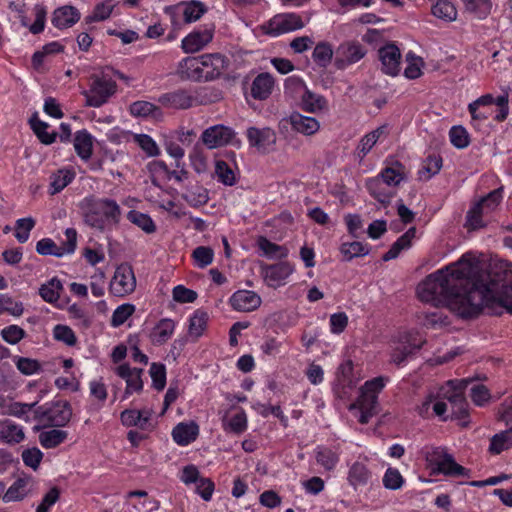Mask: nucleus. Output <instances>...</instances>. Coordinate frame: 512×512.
I'll return each instance as SVG.
<instances>
[{"label": "nucleus", "mask_w": 512, "mask_h": 512, "mask_svg": "<svg viewBox=\"0 0 512 512\" xmlns=\"http://www.w3.org/2000/svg\"><path fill=\"white\" fill-rule=\"evenodd\" d=\"M475 266L467 255L422 281L417 288L421 301L446 305L461 318L478 316L486 308L500 315L512 314V271L497 272L487 282L474 281Z\"/></svg>", "instance_id": "f257e3e1"}, {"label": "nucleus", "mask_w": 512, "mask_h": 512, "mask_svg": "<svg viewBox=\"0 0 512 512\" xmlns=\"http://www.w3.org/2000/svg\"><path fill=\"white\" fill-rule=\"evenodd\" d=\"M218 98L210 89L201 88L194 91L178 89L165 93L158 99L159 103L172 109H189L193 106L208 105Z\"/></svg>", "instance_id": "f03ea898"}, {"label": "nucleus", "mask_w": 512, "mask_h": 512, "mask_svg": "<svg viewBox=\"0 0 512 512\" xmlns=\"http://www.w3.org/2000/svg\"><path fill=\"white\" fill-rule=\"evenodd\" d=\"M121 209L117 202L103 198L93 200L84 214V221L92 228L104 231L108 224H118Z\"/></svg>", "instance_id": "7ed1b4c3"}, {"label": "nucleus", "mask_w": 512, "mask_h": 512, "mask_svg": "<svg viewBox=\"0 0 512 512\" xmlns=\"http://www.w3.org/2000/svg\"><path fill=\"white\" fill-rule=\"evenodd\" d=\"M384 386L385 379L383 377H376L367 381L361 388L357 401L349 406V410H359L358 420L361 424H367L369 420L377 414V395Z\"/></svg>", "instance_id": "20e7f679"}, {"label": "nucleus", "mask_w": 512, "mask_h": 512, "mask_svg": "<svg viewBox=\"0 0 512 512\" xmlns=\"http://www.w3.org/2000/svg\"><path fill=\"white\" fill-rule=\"evenodd\" d=\"M72 417V408L67 401H55L34 409V419L41 424L35 426L34 430L38 431L41 427H64Z\"/></svg>", "instance_id": "39448f33"}, {"label": "nucleus", "mask_w": 512, "mask_h": 512, "mask_svg": "<svg viewBox=\"0 0 512 512\" xmlns=\"http://www.w3.org/2000/svg\"><path fill=\"white\" fill-rule=\"evenodd\" d=\"M116 82L105 72L90 77V86L82 94L86 98V106L100 107L116 93Z\"/></svg>", "instance_id": "423d86ee"}, {"label": "nucleus", "mask_w": 512, "mask_h": 512, "mask_svg": "<svg viewBox=\"0 0 512 512\" xmlns=\"http://www.w3.org/2000/svg\"><path fill=\"white\" fill-rule=\"evenodd\" d=\"M427 460L438 473L452 477L468 475V470L456 463L453 456L442 448H434L427 454Z\"/></svg>", "instance_id": "0eeeda50"}, {"label": "nucleus", "mask_w": 512, "mask_h": 512, "mask_svg": "<svg viewBox=\"0 0 512 512\" xmlns=\"http://www.w3.org/2000/svg\"><path fill=\"white\" fill-rule=\"evenodd\" d=\"M425 343L418 332H407L401 335L391 353V362L396 365L403 364L414 355Z\"/></svg>", "instance_id": "6e6552de"}, {"label": "nucleus", "mask_w": 512, "mask_h": 512, "mask_svg": "<svg viewBox=\"0 0 512 512\" xmlns=\"http://www.w3.org/2000/svg\"><path fill=\"white\" fill-rule=\"evenodd\" d=\"M66 241L61 246L50 238H43L36 244V251L40 255H52L56 257H63L66 254H71L75 251L77 243V232L73 228H67L65 231Z\"/></svg>", "instance_id": "1a4fd4ad"}, {"label": "nucleus", "mask_w": 512, "mask_h": 512, "mask_svg": "<svg viewBox=\"0 0 512 512\" xmlns=\"http://www.w3.org/2000/svg\"><path fill=\"white\" fill-rule=\"evenodd\" d=\"M135 288L136 278L132 267L127 263L119 265L110 282V292L117 297H123L132 293Z\"/></svg>", "instance_id": "9d476101"}, {"label": "nucleus", "mask_w": 512, "mask_h": 512, "mask_svg": "<svg viewBox=\"0 0 512 512\" xmlns=\"http://www.w3.org/2000/svg\"><path fill=\"white\" fill-rule=\"evenodd\" d=\"M246 137L249 145L262 154L272 151L277 140L275 131L269 127H249Z\"/></svg>", "instance_id": "9b49d317"}, {"label": "nucleus", "mask_w": 512, "mask_h": 512, "mask_svg": "<svg viewBox=\"0 0 512 512\" xmlns=\"http://www.w3.org/2000/svg\"><path fill=\"white\" fill-rule=\"evenodd\" d=\"M305 23L302 18L294 13H282L275 15L269 20L265 27L266 33L271 36H278L303 28Z\"/></svg>", "instance_id": "f8f14e48"}, {"label": "nucleus", "mask_w": 512, "mask_h": 512, "mask_svg": "<svg viewBox=\"0 0 512 512\" xmlns=\"http://www.w3.org/2000/svg\"><path fill=\"white\" fill-rule=\"evenodd\" d=\"M401 52L395 43H387L378 49V58L381 63V71L395 77L401 70Z\"/></svg>", "instance_id": "ddd939ff"}, {"label": "nucleus", "mask_w": 512, "mask_h": 512, "mask_svg": "<svg viewBox=\"0 0 512 512\" xmlns=\"http://www.w3.org/2000/svg\"><path fill=\"white\" fill-rule=\"evenodd\" d=\"M367 50L358 42L349 41L342 43L336 50L335 66L338 69L357 63L366 55Z\"/></svg>", "instance_id": "4468645a"}, {"label": "nucleus", "mask_w": 512, "mask_h": 512, "mask_svg": "<svg viewBox=\"0 0 512 512\" xmlns=\"http://www.w3.org/2000/svg\"><path fill=\"white\" fill-rule=\"evenodd\" d=\"M234 136L232 128L218 124L205 129L201 140L208 149H215L229 144Z\"/></svg>", "instance_id": "2eb2a0df"}, {"label": "nucleus", "mask_w": 512, "mask_h": 512, "mask_svg": "<svg viewBox=\"0 0 512 512\" xmlns=\"http://www.w3.org/2000/svg\"><path fill=\"white\" fill-rule=\"evenodd\" d=\"M203 81H211L222 75L228 67L227 58L220 53L200 56Z\"/></svg>", "instance_id": "dca6fc26"}, {"label": "nucleus", "mask_w": 512, "mask_h": 512, "mask_svg": "<svg viewBox=\"0 0 512 512\" xmlns=\"http://www.w3.org/2000/svg\"><path fill=\"white\" fill-rule=\"evenodd\" d=\"M213 27L195 30L182 40V49L185 53H195L203 49L213 39Z\"/></svg>", "instance_id": "f3484780"}, {"label": "nucleus", "mask_w": 512, "mask_h": 512, "mask_svg": "<svg viewBox=\"0 0 512 512\" xmlns=\"http://www.w3.org/2000/svg\"><path fill=\"white\" fill-rule=\"evenodd\" d=\"M143 372V369L131 368L128 364H122L116 368V374L126 381L125 396L142 391L141 375Z\"/></svg>", "instance_id": "a211bd4d"}, {"label": "nucleus", "mask_w": 512, "mask_h": 512, "mask_svg": "<svg viewBox=\"0 0 512 512\" xmlns=\"http://www.w3.org/2000/svg\"><path fill=\"white\" fill-rule=\"evenodd\" d=\"M261 297L254 291L239 290L230 298L232 307L241 312H250L261 305Z\"/></svg>", "instance_id": "6ab92c4d"}, {"label": "nucleus", "mask_w": 512, "mask_h": 512, "mask_svg": "<svg viewBox=\"0 0 512 512\" xmlns=\"http://www.w3.org/2000/svg\"><path fill=\"white\" fill-rule=\"evenodd\" d=\"M177 74L182 80L203 81L200 56L182 59L178 64Z\"/></svg>", "instance_id": "aec40b11"}, {"label": "nucleus", "mask_w": 512, "mask_h": 512, "mask_svg": "<svg viewBox=\"0 0 512 512\" xmlns=\"http://www.w3.org/2000/svg\"><path fill=\"white\" fill-rule=\"evenodd\" d=\"M121 422L126 427H138L141 430H148L151 426V412L148 410L126 409L121 412Z\"/></svg>", "instance_id": "412c9836"}, {"label": "nucleus", "mask_w": 512, "mask_h": 512, "mask_svg": "<svg viewBox=\"0 0 512 512\" xmlns=\"http://www.w3.org/2000/svg\"><path fill=\"white\" fill-rule=\"evenodd\" d=\"M293 130L306 136H310L318 132L320 124L314 117L304 116L298 112H293L289 118Z\"/></svg>", "instance_id": "4be33fe9"}, {"label": "nucleus", "mask_w": 512, "mask_h": 512, "mask_svg": "<svg viewBox=\"0 0 512 512\" xmlns=\"http://www.w3.org/2000/svg\"><path fill=\"white\" fill-rule=\"evenodd\" d=\"M293 272V266L288 262H279L264 268L263 274L269 286H278Z\"/></svg>", "instance_id": "5701e85b"}, {"label": "nucleus", "mask_w": 512, "mask_h": 512, "mask_svg": "<svg viewBox=\"0 0 512 512\" xmlns=\"http://www.w3.org/2000/svg\"><path fill=\"white\" fill-rule=\"evenodd\" d=\"M80 19V12L74 6L66 5L57 8L53 12L52 24L59 28L65 29L73 26Z\"/></svg>", "instance_id": "b1692460"}, {"label": "nucleus", "mask_w": 512, "mask_h": 512, "mask_svg": "<svg viewBox=\"0 0 512 512\" xmlns=\"http://www.w3.org/2000/svg\"><path fill=\"white\" fill-rule=\"evenodd\" d=\"M182 198L191 206L199 207L208 202L207 190L199 185L197 181H189L184 186V192Z\"/></svg>", "instance_id": "393cba45"}, {"label": "nucleus", "mask_w": 512, "mask_h": 512, "mask_svg": "<svg viewBox=\"0 0 512 512\" xmlns=\"http://www.w3.org/2000/svg\"><path fill=\"white\" fill-rule=\"evenodd\" d=\"M273 87V77L269 73H261L252 82L251 95L254 99L265 100L271 95Z\"/></svg>", "instance_id": "a878e982"}, {"label": "nucleus", "mask_w": 512, "mask_h": 512, "mask_svg": "<svg viewBox=\"0 0 512 512\" xmlns=\"http://www.w3.org/2000/svg\"><path fill=\"white\" fill-rule=\"evenodd\" d=\"M372 477L371 471L364 462H354L349 471L347 480L354 489L366 486Z\"/></svg>", "instance_id": "bb28decb"}, {"label": "nucleus", "mask_w": 512, "mask_h": 512, "mask_svg": "<svg viewBox=\"0 0 512 512\" xmlns=\"http://www.w3.org/2000/svg\"><path fill=\"white\" fill-rule=\"evenodd\" d=\"M199 434V427L196 423H179L172 431L173 440L182 446L188 445L196 440Z\"/></svg>", "instance_id": "cd10ccee"}, {"label": "nucleus", "mask_w": 512, "mask_h": 512, "mask_svg": "<svg viewBox=\"0 0 512 512\" xmlns=\"http://www.w3.org/2000/svg\"><path fill=\"white\" fill-rule=\"evenodd\" d=\"M416 229L414 227L409 228L402 236H400L396 242H394L391 248L382 256L383 261H390L398 257L402 250L408 249L411 246V241L415 237Z\"/></svg>", "instance_id": "c85d7f7f"}, {"label": "nucleus", "mask_w": 512, "mask_h": 512, "mask_svg": "<svg viewBox=\"0 0 512 512\" xmlns=\"http://www.w3.org/2000/svg\"><path fill=\"white\" fill-rule=\"evenodd\" d=\"M175 329L173 320L165 318L158 322L151 332V341L153 344L162 345L172 336Z\"/></svg>", "instance_id": "c756f323"}, {"label": "nucleus", "mask_w": 512, "mask_h": 512, "mask_svg": "<svg viewBox=\"0 0 512 512\" xmlns=\"http://www.w3.org/2000/svg\"><path fill=\"white\" fill-rule=\"evenodd\" d=\"M468 380H449L441 389L440 396L452 404L464 396V391L468 385Z\"/></svg>", "instance_id": "7c9ffc66"}, {"label": "nucleus", "mask_w": 512, "mask_h": 512, "mask_svg": "<svg viewBox=\"0 0 512 512\" xmlns=\"http://www.w3.org/2000/svg\"><path fill=\"white\" fill-rule=\"evenodd\" d=\"M327 105L326 99L308 88L301 95V107L304 111L309 113H317L325 109Z\"/></svg>", "instance_id": "2f4dec72"}, {"label": "nucleus", "mask_w": 512, "mask_h": 512, "mask_svg": "<svg viewBox=\"0 0 512 512\" xmlns=\"http://www.w3.org/2000/svg\"><path fill=\"white\" fill-rule=\"evenodd\" d=\"M74 149L82 160L86 161L90 159L92 155L93 142L92 136L86 130L76 132L74 137Z\"/></svg>", "instance_id": "473e14b6"}, {"label": "nucleus", "mask_w": 512, "mask_h": 512, "mask_svg": "<svg viewBox=\"0 0 512 512\" xmlns=\"http://www.w3.org/2000/svg\"><path fill=\"white\" fill-rule=\"evenodd\" d=\"M0 439L8 444L20 443L24 439L23 429L8 420L0 421Z\"/></svg>", "instance_id": "72a5a7b5"}, {"label": "nucleus", "mask_w": 512, "mask_h": 512, "mask_svg": "<svg viewBox=\"0 0 512 512\" xmlns=\"http://www.w3.org/2000/svg\"><path fill=\"white\" fill-rule=\"evenodd\" d=\"M130 113L137 117H151L153 119H161L162 110L148 101H135L130 105Z\"/></svg>", "instance_id": "f704fd0d"}, {"label": "nucleus", "mask_w": 512, "mask_h": 512, "mask_svg": "<svg viewBox=\"0 0 512 512\" xmlns=\"http://www.w3.org/2000/svg\"><path fill=\"white\" fill-rule=\"evenodd\" d=\"M68 437L67 431L61 429H50L39 434V442L42 447L52 449L62 444Z\"/></svg>", "instance_id": "c9c22d12"}, {"label": "nucleus", "mask_w": 512, "mask_h": 512, "mask_svg": "<svg viewBox=\"0 0 512 512\" xmlns=\"http://www.w3.org/2000/svg\"><path fill=\"white\" fill-rule=\"evenodd\" d=\"M385 130L386 126H380L361 138L357 147L360 158L365 157L371 151L379 138L385 133Z\"/></svg>", "instance_id": "e433bc0d"}, {"label": "nucleus", "mask_w": 512, "mask_h": 512, "mask_svg": "<svg viewBox=\"0 0 512 512\" xmlns=\"http://www.w3.org/2000/svg\"><path fill=\"white\" fill-rule=\"evenodd\" d=\"M207 321L208 314L202 310H196L189 320V336L198 339L206 329Z\"/></svg>", "instance_id": "4c0bfd02"}, {"label": "nucleus", "mask_w": 512, "mask_h": 512, "mask_svg": "<svg viewBox=\"0 0 512 512\" xmlns=\"http://www.w3.org/2000/svg\"><path fill=\"white\" fill-rule=\"evenodd\" d=\"M344 261H351L353 258L366 256L369 253V246L361 242H344L340 247Z\"/></svg>", "instance_id": "58836bf2"}, {"label": "nucleus", "mask_w": 512, "mask_h": 512, "mask_svg": "<svg viewBox=\"0 0 512 512\" xmlns=\"http://www.w3.org/2000/svg\"><path fill=\"white\" fill-rule=\"evenodd\" d=\"M127 219L147 234H152L156 231V225L148 214L131 210L127 214Z\"/></svg>", "instance_id": "ea45409f"}, {"label": "nucleus", "mask_w": 512, "mask_h": 512, "mask_svg": "<svg viewBox=\"0 0 512 512\" xmlns=\"http://www.w3.org/2000/svg\"><path fill=\"white\" fill-rule=\"evenodd\" d=\"M257 245L270 258H285L289 253L285 246L275 244L264 236L257 239Z\"/></svg>", "instance_id": "a19ab883"}, {"label": "nucleus", "mask_w": 512, "mask_h": 512, "mask_svg": "<svg viewBox=\"0 0 512 512\" xmlns=\"http://www.w3.org/2000/svg\"><path fill=\"white\" fill-rule=\"evenodd\" d=\"M512 446V428L495 434L491 438L489 451L493 454H500Z\"/></svg>", "instance_id": "79ce46f5"}, {"label": "nucleus", "mask_w": 512, "mask_h": 512, "mask_svg": "<svg viewBox=\"0 0 512 512\" xmlns=\"http://www.w3.org/2000/svg\"><path fill=\"white\" fill-rule=\"evenodd\" d=\"M502 198V189H495L485 197L481 198L476 203V206L480 207V210L486 215H488L497 209V207L500 205L502 201Z\"/></svg>", "instance_id": "37998d69"}, {"label": "nucleus", "mask_w": 512, "mask_h": 512, "mask_svg": "<svg viewBox=\"0 0 512 512\" xmlns=\"http://www.w3.org/2000/svg\"><path fill=\"white\" fill-rule=\"evenodd\" d=\"M432 14L442 20L451 22L457 18L455 6L448 0H439L432 6Z\"/></svg>", "instance_id": "c03bdc74"}, {"label": "nucleus", "mask_w": 512, "mask_h": 512, "mask_svg": "<svg viewBox=\"0 0 512 512\" xmlns=\"http://www.w3.org/2000/svg\"><path fill=\"white\" fill-rule=\"evenodd\" d=\"M442 167V158L436 155L428 156L423 162L418 175L421 180L427 181L436 175Z\"/></svg>", "instance_id": "a18cd8bd"}, {"label": "nucleus", "mask_w": 512, "mask_h": 512, "mask_svg": "<svg viewBox=\"0 0 512 512\" xmlns=\"http://www.w3.org/2000/svg\"><path fill=\"white\" fill-rule=\"evenodd\" d=\"M316 461L319 465L325 468L327 471H331L335 468L339 461V457L336 452L323 446L316 448Z\"/></svg>", "instance_id": "49530a36"}, {"label": "nucleus", "mask_w": 512, "mask_h": 512, "mask_svg": "<svg viewBox=\"0 0 512 512\" xmlns=\"http://www.w3.org/2000/svg\"><path fill=\"white\" fill-rule=\"evenodd\" d=\"M62 289L63 286L60 280L52 278L48 283L40 287L39 293L46 302L53 303L59 299Z\"/></svg>", "instance_id": "de8ad7c7"}, {"label": "nucleus", "mask_w": 512, "mask_h": 512, "mask_svg": "<svg viewBox=\"0 0 512 512\" xmlns=\"http://www.w3.org/2000/svg\"><path fill=\"white\" fill-rule=\"evenodd\" d=\"M28 480L24 478L17 479L3 495L4 502L19 501L22 500L26 494V486Z\"/></svg>", "instance_id": "09e8293b"}, {"label": "nucleus", "mask_w": 512, "mask_h": 512, "mask_svg": "<svg viewBox=\"0 0 512 512\" xmlns=\"http://www.w3.org/2000/svg\"><path fill=\"white\" fill-rule=\"evenodd\" d=\"M313 60L321 67H326L332 60L333 49L327 42L318 43L312 54Z\"/></svg>", "instance_id": "8fccbe9b"}, {"label": "nucleus", "mask_w": 512, "mask_h": 512, "mask_svg": "<svg viewBox=\"0 0 512 512\" xmlns=\"http://www.w3.org/2000/svg\"><path fill=\"white\" fill-rule=\"evenodd\" d=\"M215 175L222 184L232 186L236 183L233 169L223 160L215 162Z\"/></svg>", "instance_id": "3c124183"}, {"label": "nucleus", "mask_w": 512, "mask_h": 512, "mask_svg": "<svg viewBox=\"0 0 512 512\" xmlns=\"http://www.w3.org/2000/svg\"><path fill=\"white\" fill-rule=\"evenodd\" d=\"M31 128L33 129L34 133L37 135L39 140L46 145L52 144L56 137L57 133H48L47 128L48 124L36 119L35 117L31 118L30 120Z\"/></svg>", "instance_id": "603ef678"}, {"label": "nucleus", "mask_w": 512, "mask_h": 512, "mask_svg": "<svg viewBox=\"0 0 512 512\" xmlns=\"http://www.w3.org/2000/svg\"><path fill=\"white\" fill-rule=\"evenodd\" d=\"M468 12L478 18H485L491 11V0H462Z\"/></svg>", "instance_id": "864d4df0"}, {"label": "nucleus", "mask_w": 512, "mask_h": 512, "mask_svg": "<svg viewBox=\"0 0 512 512\" xmlns=\"http://www.w3.org/2000/svg\"><path fill=\"white\" fill-rule=\"evenodd\" d=\"M74 175L69 171L59 170L51 176L50 194L54 195L62 191L73 179Z\"/></svg>", "instance_id": "5fc2aeb1"}, {"label": "nucleus", "mask_w": 512, "mask_h": 512, "mask_svg": "<svg viewBox=\"0 0 512 512\" xmlns=\"http://www.w3.org/2000/svg\"><path fill=\"white\" fill-rule=\"evenodd\" d=\"M35 226V220L32 217L18 219L15 223V238L20 243H25L29 239L30 231Z\"/></svg>", "instance_id": "6e6d98bb"}, {"label": "nucleus", "mask_w": 512, "mask_h": 512, "mask_svg": "<svg viewBox=\"0 0 512 512\" xmlns=\"http://www.w3.org/2000/svg\"><path fill=\"white\" fill-rule=\"evenodd\" d=\"M406 61L408 62L407 67L404 70V75L408 79H417L421 76L422 71L421 67L423 65V61L420 57L416 56L414 53L409 52L406 54Z\"/></svg>", "instance_id": "4d7b16f0"}, {"label": "nucleus", "mask_w": 512, "mask_h": 512, "mask_svg": "<svg viewBox=\"0 0 512 512\" xmlns=\"http://www.w3.org/2000/svg\"><path fill=\"white\" fill-rule=\"evenodd\" d=\"M153 387L161 391L166 385V368L162 363H152L149 370Z\"/></svg>", "instance_id": "13d9d810"}, {"label": "nucleus", "mask_w": 512, "mask_h": 512, "mask_svg": "<svg viewBox=\"0 0 512 512\" xmlns=\"http://www.w3.org/2000/svg\"><path fill=\"white\" fill-rule=\"evenodd\" d=\"M135 312V306L130 303H125L118 306L111 317V325L119 327L126 322V320Z\"/></svg>", "instance_id": "bf43d9fd"}, {"label": "nucleus", "mask_w": 512, "mask_h": 512, "mask_svg": "<svg viewBox=\"0 0 512 512\" xmlns=\"http://www.w3.org/2000/svg\"><path fill=\"white\" fill-rule=\"evenodd\" d=\"M15 365L17 369L24 375H33L41 370V364L36 360L28 357H15Z\"/></svg>", "instance_id": "052dcab7"}, {"label": "nucleus", "mask_w": 512, "mask_h": 512, "mask_svg": "<svg viewBox=\"0 0 512 512\" xmlns=\"http://www.w3.org/2000/svg\"><path fill=\"white\" fill-rule=\"evenodd\" d=\"M370 194L382 204H388L392 197V194L384 191L381 186L380 178L369 179L366 183Z\"/></svg>", "instance_id": "680f3d73"}, {"label": "nucleus", "mask_w": 512, "mask_h": 512, "mask_svg": "<svg viewBox=\"0 0 512 512\" xmlns=\"http://www.w3.org/2000/svg\"><path fill=\"white\" fill-rule=\"evenodd\" d=\"M192 257L199 268H205L213 262L214 252L210 247L199 246L194 249Z\"/></svg>", "instance_id": "e2e57ef3"}, {"label": "nucleus", "mask_w": 512, "mask_h": 512, "mask_svg": "<svg viewBox=\"0 0 512 512\" xmlns=\"http://www.w3.org/2000/svg\"><path fill=\"white\" fill-rule=\"evenodd\" d=\"M450 141L456 148L463 149L469 145V135L462 126H453L449 131Z\"/></svg>", "instance_id": "0e129e2a"}, {"label": "nucleus", "mask_w": 512, "mask_h": 512, "mask_svg": "<svg viewBox=\"0 0 512 512\" xmlns=\"http://www.w3.org/2000/svg\"><path fill=\"white\" fill-rule=\"evenodd\" d=\"M486 215L476 204L467 212L465 226L470 230H477L486 226L483 216Z\"/></svg>", "instance_id": "69168bd1"}, {"label": "nucleus", "mask_w": 512, "mask_h": 512, "mask_svg": "<svg viewBox=\"0 0 512 512\" xmlns=\"http://www.w3.org/2000/svg\"><path fill=\"white\" fill-rule=\"evenodd\" d=\"M206 9L200 2H191L186 4L183 9V18L186 23L197 21L204 13Z\"/></svg>", "instance_id": "338daca9"}, {"label": "nucleus", "mask_w": 512, "mask_h": 512, "mask_svg": "<svg viewBox=\"0 0 512 512\" xmlns=\"http://www.w3.org/2000/svg\"><path fill=\"white\" fill-rule=\"evenodd\" d=\"M215 490L214 482L210 478L202 477L195 483V492L200 495L204 501L212 499Z\"/></svg>", "instance_id": "774afa93"}]
</instances>
